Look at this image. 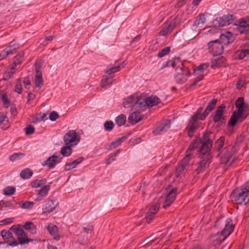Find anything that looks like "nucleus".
Masks as SVG:
<instances>
[{
    "label": "nucleus",
    "instance_id": "obj_1",
    "mask_svg": "<svg viewBox=\"0 0 249 249\" xmlns=\"http://www.w3.org/2000/svg\"><path fill=\"white\" fill-rule=\"evenodd\" d=\"M217 99H213L210 102L204 111L202 113V107H199L192 116L188 125V136L192 137L198 126V121L204 120L210 112L213 110L217 103Z\"/></svg>",
    "mask_w": 249,
    "mask_h": 249
},
{
    "label": "nucleus",
    "instance_id": "obj_2",
    "mask_svg": "<svg viewBox=\"0 0 249 249\" xmlns=\"http://www.w3.org/2000/svg\"><path fill=\"white\" fill-rule=\"evenodd\" d=\"M231 200L239 205H246L249 201V193L241 186L234 189L231 195Z\"/></svg>",
    "mask_w": 249,
    "mask_h": 249
},
{
    "label": "nucleus",
    "instance_id": "obj_3",
    "mask_svg": "<svg viewBox=\"0 0 249 249\" xmlns=\"http://www.w3.org/2000/svg\"><path fill=\"white\" fill-rule=\"evenodd\" d=\"M10 231H12L17 236L18 241V244L23 245L28 243L31 239H29L23 230L22 227L20 225H13L10 228Z\"/></svg>",
    "mask_w": 249,
    "mask_h": 249
},
{
    "label": "nucleus",
    "instance_id": "obj_4",
    "mask_svg": "<svg viewBox=\"0 0 249 249\" xmlns=\"http://www.w3.org/2000/svg\"><path fill=\"white\" fill-rule=\"evenodd\" d=\"M248 105H244L241 108H237V111H234L231 116L229 122V125L234 126L238 120L241 118L244 119L246 117V116L245 115V113L248 111Z\"/></svg>",
    "mask_w": 249,
    "mask_h": 249
},
{
    "label": "nucleus",
    "instance_id": "obj_5",
    "mask_svg": "<svg viewBox=\"0 0 249 249\" xmlns=\"http://www.w3.org/2000/svg\"><path fill=\"white\" fill-rule=\"evenodd\" d=\"M213 141L209 138V134H205L203 136L201 145L198 149V151L203 155H207V156L210 155V152L212 146Z\"/></svg>",
    "mask_w": 249,
    "mask_h": 249
},
{
    "label": "nucleus",
    "instance_id": "obj_6",
    "mask_svg": "<svg viewBox=\"0 0 249 249\" xmlns=\"http://www.w3.org/2000/svg\"><path fill=\"white\" fill-rule=\"evenodd\" d=\"M12 231L10 230L8 231L3 230L1 231L0 235L4 240V242H2V244L6 243L9 246L11 247L17 246L18 245V242L13 236Z\"/></svg>",
    "mask_w": 249,
    "mask_h": 249
},
{
    "label": "nucleus",
    "instance_id": "obj_7",
    "mask_svg": "<svg viewBox=\"0 0 249 249\" xmlns=\"http://www.w3.org/2000/svg\"><path fill=\"white\" fill-rule=\"evenodd\" d=\"M80 141L79 136H78L75 130H70L64 136V141L66 145L74 146L77 144Z\"/></svg>",
    "mask_w": 249,
    "mask_h": 249
},
{
    "label": "nucleus",
    "instance_id": "obj_8",
    "mask_svg": "<svg viewBox=\"0 0 249 249\" xmlns=\"http://www.w3.org/2000/svg\"><path fill=\"white\" fill-rule=\"evenodd\" d=\"M167 194L164 200L163 207L165 209L170 206L175 200L177 194L178 189L176 188L168 187L166 189Z\"/></svg>",
    "mask_w": 249,
    "mask_h": 249
},
{
    "label": "nucleus",
    "instance_id": "obj_9",
    "mask_svg": "<svg viewBox=\"0 0 249 249\" xmlns=\"http://www.w3.org/2000/svg\"><path fill=\"white\" fill-rule=\"evenodd\" d=\"M209 52L214 55L220 54L223 50L222 44L218 40H215L210 42L208 44Z\"/></svg>",
    "mask_w": 249,
    "mask_h": 249
},
{
    "label": "nucleus",
    "instance_id": "obj_10",
    "mask_svg": "<svg viewBox=\"0 0 249 249\" xmlns=\"http://www.w3.org/2000/svg\"><path fill=\"white\" fill-rule=\"evenodd\" d=\"M209 65L207 63H203L197 66L194 70V72L195 74L198 75L197 79L190 86V88H192L194 86L196 85L197 83L203 79L204 77V71L206 70L208 68Z\"/></svg>",
    "mask_w": 249,
    "mask_h": 249
},
{
    "label": "nucleus",
    "instance_id": "obj_11",
    "mask_svg": "<svg viewBox=\"0 0 249 249\" xmlns=\"http://www.w3.org/2000/svg\"><path fill=\"white\" fill-rule=\"evenodd\" d=\"M58 204V202L56 199H52L50 198H48L42 209V213L48 215L55 209Z\"/></svg>",
    "mask_w": 249,
    "mask_h": 249
},
{
    "label": "nucleus",
    "instance_id": "obj_12",
    "mask_svg": "<svg viewBox=\"0 0 249 249\" xmlns=\"http://www.w3.org/2000/svg\"><path fill=\"white\" fill-rule=\"evenodd\" d=\"M234 20L233 16L231 15H224L222 17L217 18L215 20V25L219 27H223L231 24Z\"/></svg>",
    "mask_w": 249,
    "mask_h": 249
},
{
    "label": "nucleus",
    "instance_id": "obj_13",
    "mask_svg": "<svg viewBox=\"0 0 249 249\" xmlns=\"http://www.w3.org/2000/svg\"><path fill=\"white\" fill-rule=\"evenodd\" d=\"M184 65L180 62L176 70L175 79L178 83H183L186 80V75L184 74Z\"/></svg>",
    "mask_w": 249,
    "mask_h": 249
},
{
    "label": "nucleus",
    "instance_id": "obj_14",
    "mask_svg": "<svg viewBox=\"0 0 249 249\" xmlns=\"http://www.w3.org/2000/svg\"><path fill=\"white\" fill-rule=\"evenodd\" d=\"M249 57V40L246 41L242 45V49L236 53V57L242 59L245 57Z\"/></svg>",
    "mask_w": 249,
    "mask_h": 249
},
{
    "label": "nucleus",
    "instance_id": "obj_15",
    "mask_svg": "<svg viewBox=\"0 0 249 249\" xmlns=\"http://www.w3.org/2000/svg\"><path fill=\"white\" fill-rule=\"evenodd\" d=\"M159 208L160 204L159 203L152 204L151 205L145 217L147 223H150L151 221L154 218L155 215L159 211Z\"/></svg>",
    "mask_w": 249,
    "mask_h": 249
},
{
    "label": "nucleus",
    "instance_id": "obj_16",
    "mask_svg": "<svg viewBox=\"0 0 249 249\" xmlns=\"http://www.w3.org/2000/svg\"><path fill=\"white\" fill-rule=\"evenodd\" d=\"M176 26V18L169 22H167L166 25L159 32V35L162 36H166L171 33Z\"/></svg>",
    "mask_w": 249,
    "mask_h": 249
},
{
    "label": "nucleus",
    "instance_id": "obj_17",
    "mask_svg": "<svg viewBox=\"0 0 249 249\" xmlns=\"http://www.w3.org/2000/svg\"><path fill=\"white\" fill-rule=\"evenodd\" d=\"M50 187L51 186L50 185H44L40 189L36 190V192L37 196L35 199V201L36 202L41 201L47 196L48 192L50 189Z\"/></svg>",
    "mask_w": 249,
    "mask_h": 249
},
{
    "label": "nucleus",
    "instance_id": "obj_18",
    "mask_svg": "<svg viewBox=\"0 0 249 249\" xmlns=\"http://www.w3.org/2000/svg\"><path fill=\"white\" fill-rule=\"evenodd\" d=\"M47 229L54 240H59L60 239V235L57 226L53 223H50L48 224Z\"/></svg>",
    "mask_w": 249,
    "mask_h": 249
},
{
    "label": "nucleus",
    "instance_id": "obj_19",
    "mask_svg": "<svg viewBox=\"0 0 249 249\" xmlns=\"http://www.w3.org/2000/svg\"><path fill=\"white\" fill-rule=\"evenodd\" d=\"M234 228V226L232 223L231 219H228L226 221L224 229L221 231V233L227 238L232 233Z\"/></svg>",
    "mask_w": 249,
    "mask_h": 249
},
{
    "label": "nucleus",
    "instance_id": "obj_20",
    "mask_svg": "<svg viewBox=\"0 0 249 249\" xmlns=\"http://www.w3.org/2000/svg\"><path fill=\"white\" fill-rule=\"evenodd\" d=\"M138 98V96L131 95L127 98L123 102V106L125 108L135 107Z\"/></svg>",
    "mask_w": 249,
    "mask_h": 249
},
{
    "label": "nucleus",
    "instance_id": "obj_21",
    "mask_svg": "<svg viewBox=\"0 0 249 249\" xmlns=\"http://www.w3.org/2000/svg\"><path fill=\"white\" fill-rule=\"evenodd\" d=\"M57 159V156L53 155L49 157L46 160L44 161L42 163V165L43 166H47L50 169L53 168L56 164Z\"/></svg>",
    "mask_w": 249,
    "mask_h": 249
},
{
    "label": "nucleus",
    "instance_id": "obj_22",
    "mask_svg": "<svg viewBox=\"0 0 249 249\" xmlns=\"http://www.w3.org/2000/svg\"><path fill=\"white\" fill-rule=\"evenodd\" d=\"M225 106L222 104L218 107L215 111V114L213 117V121L215 123L221 122L223 119V114Z\"/></svg>",
    "mask_w": 249,
    "mask_h": 249
},
{
    "label": "nucleus",
    "instance_id": "obj_23",
    "mask_svg": "<svg viewBox=\"0 0 249 249\" xmlns=\"http://www.w3.org/2000/svg\"><path fill=\"white\" fill-rule=\"evenodd\" d=\"M220 39L221 41V44L223 43L225 45L229 44L233 41V36L231 32H227L225 34L221 35Z\"/></svg>",
    "mask_w": 249,
    "mask_h": 249
},
{
    "label": "nucleus",
    "instance_id": "obj_24",
    "mask_svg": "<svg viewBox=\"0 0 249 249\" xmlns=\"http://www.w3.org/2000/svg\"><path fill=\"white\" fill-rule=\"evenodd\" d=\"M143 117L139 111H135L129 116L128 120L131 124H134L142 120Z\"/></svg>",
    "mask_w": 249,
    "mask_h": 249
},
{
    "label": "nucleus",
    "instance_id": "obj_25",
    "mask_svg": "<svg viewBox=\"0 0 249 249\" xmlns=\"http://www.w3.org/2000/svg\"><path fill=\"white\" fill-rule=\"evenodd\" d=\"M113 81V77L109 75H105L103 76L100 83V86L105 89L110 87Z\"/></svg>",
    "mask_w": 249,
    "mask_h": 249
},
{
    "label": "nucleus",
    "instance_id": "obj_26",
    "mask_svg": "<svg viewBox=\"0 0 249 249\" xmlns=\"http://www.w3.org/2000/svg\"><path fill=\"white\" fill-rule=\"evenodd\" d=\"M84 160V158L81 157L74 160L72 162L66 164L65 165V170L68 171L74 168L78 164L81 163Z\"/></svg>",
    "mask_w": 249,
    "mask_h": 249
},
{
    "label": "nucleus",
    "instance_id": "obj_27",
    "mask_svg": "<svg viewBox=\"0 0 249 249\" xmlns=\"http://www.w3.org/2000/svg\"><path fill=\"white\" fill-rule=\"evenodd\" d=\"M170 124L169 120H166L157 127L155 132L156 134H160L161 132L166 131L170 128Z\"/></svg>",
    "mask_w": 249,
    "mask_h": 249
},
{
    "label": "nucleus",
    "instance_id": "obj_28",
    "mask_svg": "<svg viewBox=\"0 0 249 249\" xmlns=\"http://www.w3.org/2000/svg\"><path fill=\"white\" fill-rule=\"evenodd\" d=\"M124 62L122 64L119 63L118 61H116L115 63V65L114 66L111 67L110 68L108 69L106 73L108 75H110L112 73H115L116 72H117L119 71L121 69V68H123L124 67Z\"/></svg>",
    "mask_w": 249,
    "mask_h": 249
},
{
    "label": "nucleus",
    "instance_id": "obj_29",
    "mask_svg": "<svg viewBox=\"0 0 249 249\" xmlns=\"http://www.w3.org/2000/svg\"><path fill=\"white\" fill-rule=\"evenodd\" d=\"M226 238V237L221 232H217L212 236V240L213 241L215 246L219 245Z\"/></svg>",
    "mask_w": 249,
    "mask_h": 249
},
{
    "label": "nucleus",
    "instance_id": "obj_30",
    "mask_svg": "<svg viewBox=\"0 0 249 249\" xmlns=\"http://www.w3.org/2000/svg\"><path fill=\"white\" fill-rule=\"evenodd\" d=\"M10 124L7 116L2 113H0V128L7 129L9 128Z\"/></svg>",
    "mask_w": 249,
    "mask_h": 249
},
{
    "label": "nucleus",
    "instance_id": "obj_31",
    "mask_svg": "<svg viewBox=\"0 0 249 249\" xmlns=\"http://www.w3.org/2000/svg\"><path fill=\"white\" fill-rule=\"evenodd\" d=\"M225 59L223 56H219L212 62V68L215 69L216 68L224 66L225 65Z\"/></svg>",
    "mask_w": 249,
    "mask_h": 249
},
{
    "label": "nucleus",
    "instance_id": "obj_32",
    "mask_svg": "<svg viewBox=\"0 0 249 249\" xmlns=\"http://www.w3.org/2000/svg\"><path fill=\"white\" fill-rule=\"evenodd\" d=\"M238 30L241 33L249 31V21L241 20L239 22Z\"/></svg>",
    "mask_w": 249,
    "mask_h": 249
},
{
    "label": "nucleus",
    "instance_id": "obj_33",
    "mask_svg": "<svg viewBox=\"0 0 249 249\" xmlns=\"http://www.w3.org/2000/svg\"><path fill=\"white\" fill-rule=\"evenodd\" d=\"M180 62H181L180 61L179 58H174L172 60H169L162 64L161 67L160 68V70H162L164 68L170 66L175 67L177 65V63L179 64Z\"/></svg>",
    "mask_w": 249,
    "mask_h": 249
},
{
    "label": "nucleus",
    "instance_id": "obj_34",
    "mask_svg": "<svg viewBox=\"0 0 249 249\" xmlns=\"http://www.w3.org/2000/svg\"><path fill=\"white\" fill-rule=\"evenodd\" d=\"M147 107L145 98L142 99L138 97L135 108H137L141 110H144Z\"/></svg>",
    "mask_w": 249,
    "mask_h": 249
},
{
    "label": "nucleus",
    "instance_id": "obj_35",
    "mask_svg": "<svg viewBox=\"0 0 249 249\" xmlns=\"http://www.w3.org/2000/svg\"><path fill=\"white\" fill-rule=\"evenodd\" d=\"M33 175V172L32 170L29 168H26L22 170L20 173V177L23 179H29L32 177Z\"/></svg>",
    "mask_w": 249,
    "mask_h": 249
},
{
    "label": "nucleus",
    "instance_id": "obj_36",
    "mask_svg": "<svg viewBox=\"0 0 249 249\" xmlns=\"http://www.w3.org/2000/svg\"><path fill=\"white\" fill-rule=\"evenodd\" d=\"M225 138L224 137H221L215 142V145L218 152V156H219L222 152V148L225 143Z\"/></svg>",
    "mask_w": 249,
    "mask_h": 249
},
{
    "label": "nucleus",
    "instance_id": "obj_37",
    "mask_svg": "<svg viewBox=\"0 0 249 249\" xmlns=\"http://www.w3.org/2000/svg\"><path fill=\"white\" fill-rule=\"evenodd\" d=\"M148 107H153L159 103L160 99L157 97H148L145 98Z\"/></svg>",
    "mask_w": 249,
    "mask_h": 249
},
{
    "label": "nucleus",
    "instance_id": "obj_38",
    "mask_svg": "<svg viewBox=\"0 0 249 249\" xmlns=\"http://www.w3.org/2000/svg\"><path fill=\"white\" fill-rule=\"evenodd\" d=\"M43 83L42 73L39 71H37L35 75L36 86L41 88Z\"/></svg>",
    "mask_w": 249,
    "mask_h": 249
},
{
    "label": "nucleus",
    "instance_id": "obj_39",
    "mask_svg": "<svg viewBox=\"0 0 249 249\" xmlns=\"http://www.w3.org/2000/svg\"><path fill=\"white\" fill-rule=\"evenodd\" d=\"M24 227L25 230L29 231L31 233H36V228L35 225L32 222H27L25 223Z\"/></svg>",
    "mask_w": 249,
    "mask_h": 249
},
{
    "label": "nucleus",
    "instance_id": "obj_40",
    "mask_svg": "<svg viewBox=\"0 0 249 249\" xmlns=\"http://www.w3.org/2000/svg\"><path fill=\"white\" fill-rule=\"evenodd\" d=\"M71 146V145H66V146L62 147L60 150V153L64 157L70 156L71 154L72 151Z\"/></svg>",
    "mask_w": 249,
    "mask_h": 249
},
{
    "label": "nucleus",
    "instance_id": "obj_41",
    "mask_svg": "<svg viewBox=\"0 0 249 249\" xmlns=\"http://www.w3.org/2000/svg\"><path fill=\"white\" fill-rule=\"evenodd\" d=\"M46 182L47 180L45 178L42 179H36L32 181L30 185L33 188H37L44 185Z\"/></svg>",
    "mask_w": 249,
    "mask_h": 249
},
{
    "label": "nucleus",
    "instance_id": "obj_42",
    "mask_svg": "<svg viewBox=\"0 0 249 249\" xmlns=\"http://www.w3.org/2000/svg\"><path fill=\"white\" fill-rule=\"evenodd\" d=\"M115 121L119 126H122L126 123V116L124 114H120L115 118Z\"/></svg>",
    "mask_w": 249,
    "mask_h": 249
},
{
    "label": "nucleus",
    "instance_id": "obj_43",
    "mask_svg": "<svg viewBox=\"0 0 249 249\" xmlns=\"http://www.w3.org/2000/svg\"><path fill=\"white\" fill-rule=\"evenodd\" d=\"M19 205L22 209H27L32 208L34 205V203L32 201H22L19 203Z\"/></svg>",
    "mask_w": 249,
    "mask_h": 249
},
{
    "label": "nucleus",
    "instance_id": "obj_44",
    "mask_svg": "<svg viewBox=\"0 0 249 249\" xmlns=\"http://www.w3.org/2000/svg\"><path fill=\"white\" fill-rule=\"evenodd\" d=\"M206 21L205 15L203 14H200L199 18L194 23V26H197L199 25H203Z\"/></svg>",
    "mask_w": 249,
    "mask_h": 249
},
{
    "label": "nucleus",
    "instance_id": "obj_45",
    "mask_svg": "<svg viewBox=\"0 0 249 249\" xmlns=\"http://www.w3.org/2000/svg\"><path fill=\"white\" fill-rule=\"evenodd\" d=\"M24 55V53L22 52L20 54L16 56L14 59L13 65H15V66H17V65L20 64L22 61Z\"/></svg>",
    "mask_w": 249,
    "mask_h": 249
},
{
    "label": "nucleus",
    "instance_id": "obj_46",
    "mask_svg": "<svg viewBox=\"0 0 249 249\" xmlns=\"http://www.w3.org/2000/svg\"><path fill=\"white\" fill-rule=\"evenodd\" d=\"M16 191V189L14 187L8 186L5 188L3 190V194L7 196L12 195Z\"/></svg>",
    "mask_w": 249,
    "mask_h": 249
},
{
    "label": "nucleus",
    "instance_id": "obj_47",
    "mask_svg": "<svg viewBox=\"0 0 249 249\" xmlns=\"http://www.w3.org/2000/svg\"><path fill=\"white\" fill-rule=\"evenodd\" d=\"M25 155V154L23 153H15L13 155H11L9 157V160L11 161H15L17 160L20 159Z\"/></svg>",
    "mask_w": 249,
    "mask_h": 249
},
{
    "label": "nucleus",
    "instance_id": "obj_48",
    "mask_svg": "<svg viewBox=\"0 0 249 249\" xmlns=\"http://www.w3.org/2000/svg\"><path fill=\"white\" fill-rule=\"evenodd\" d=\"M15 91L19 94H21L22 92L21 80L20 78H18L17 80V83L15 86Z\"/></svg>",
    "mask_w": 249,
    "mask_h": 249
},
{
    "label": "nucleus",
    "instance_id": "obj_49",
    "mask_svg": "<svg viewBox=\"0 0 249 249\" xmlns=\"http://www.w3.org/2000/svg\"><path fill=\"white\" fill-rule=\"evenodd\" d=\"M170 51V48L168 47H166L162 49L160 52H159L157 55L160 58L162 57L165 55H167V54H168Z\"/></svg>",
    "mask_w": 249,
    "mask_h": 249
},
{
    "label": "nucleus",
    "instance_id": "obj_50",
    "mask_svg": "<svg viewBox=\"0 0 249 249\" xmlns=\"http://www.w3.org/2000/svg\"><path fill=\"white\" fill-rule=\"evenodd\" d=\"M114 125V124L112 121H107L104 124V128L106 130L110 131L113 129Z\"/></svg>",
    "mask_w": 249,
    "mask_h": 249
},
{
    "label": "nucleus",
    "instance_id": "obj_51",
    "mask_svg": "<svg viewBox=\"0 0 249 249\" xmlns=\"http://www.w3.org/2000/svg\"><path fill=\"white\" fill-rule=\"evenodd\" d=\"M200 140L198 138H196L194 141L191 142L189 146V150H193L196 148L198 145L200 144Z\"/></svg>",
    "mask_w": 249,
    "mask_h": 249
},
{
    "label": "nucleus",
    "instance_id": "obj_52",
    "mask_svg": "<svg viewBox=\"0 0 249 249\" xmlns=\"http://www.w3.org/2000/svg\"><path fill=\"white\" fill-rule=\"evenodd\" d=\"M1 100L4 107L6 108L8 107L10 105V101L6 93H4L2 95Z\"/></svg>",
    "mask_w": 249,
    "mask_h": 249
},
{
    "label": "nucleus",
    "instance_id": "obj_53",
    "mask_svg": "<svg viewBox=\"0 0 249 249\" xmlns=\"http://www.w3.org/2000/svg\"><path fill=\"white\" fill-rule=\"evenodd\" d=\"M247 105L244 102V99L243 97H239L236 101L235 107L237 108H241L242 106Z\"/></svg>",
    "mask_w": 249,
    "mask_h": 249
},
{
    "label": "nucleus",
    "instance_id": "obj_54",
    "mask_svg": "<svg viewBox=\"0 0 249 249\" xmlns=\"http://www.w3.org/2000/svg\"><path fill=\"white\" fill-rule=\"evenodd\" d=\"M186 167V164H183L181 165L178 166L176 170V176L177 177H179L180 176V174L182 173V172L184 171Z\"/></svg>",
    "mask_w": 249,
    "mask_h": 249
},
{
    "label": "nucleus",
    "instance_id": "obj_55",
    "mask_svg": "<svg viewBox=\"0 0 249 249\" xmlns=\"http://www.w3.org/2000/svg\"><path fill=\"white\" fill-rule=\"evenodd\" d=\"M24 129L25 134L28 135L33 134L35 131L34 127L32 125H28Z\"/></svg>",
    "mask_w": 249,
    "mask_h": 249
},
{
    "label": "nucleus",
    "instance_id": "obj_56",
    "mask_svg": "<svg viewBox=\"0 0 249 249\" xmlns=\"http://www.w3.org/2000/svg\"><path fill=\"white\" fill-rule=\"evenodd\" d=\"M58 117V114L54 111L52 112L49 115V118L52 121H56Z\"/></svg>",
    "mask_w": 249,
    "mask_h": 249
},
{
    "label": "nucleus",
    "instance_id": "obj_57",
    "mask_svg": "<svg viewBox=\"0 0 249 249\" xmlns=\"http://www.w3.org/2000/svg\"><path fill=\"white\" fill-rule=\"evenodd\" d=\"M14 218H7L0 221V225L9 224L13 222Z\"/></svg>",
    "mask_w": 249,
    "mask_h": 249
},
{
    "label": "nucleus",
    "instance_id": "obj_58",
    "mask_svg": "<svg viewBox=\"0 0 249 249\" xmlns=\"http://www.w3.org/2000/svg\"><path fill=\"white\" fill-rule=\"evenodd\" d=\"M122 142H122L121 139L119 138L117 139L115 141L112 142L111 143V146L112 148H115L117 147V146H118L119 145H121Z\"/></svg>",
    "mask_w": 249,
    "mask_h": 249
},
{
    "label": "nucleus",
    "instance_id": "obj_59",
    "mask_svg": "<svg viewBox=\"0 0 249 249\" xmlns=\"http://www.w3.org/2000/svg\"><path fill=\"white\" fill-rule=\"evenodd\" d=\"M16 67L15 65L12 66L9 69L7 70V74L9 77L12 76L15 72Z\"/></svg>",
    "mask_w": 249,
    "mask_h": 249
},
{
    "label": "nucleus",
    "instance_id": "obj_60",
    "mask_svg": "<svg viewBox=\"0 0 249 249\" xmlns=\"http://www.w3.org/2000/svg\"><path fill=\"white\" fill-rule=\"evenodd\" d=\"M118 152H116L115 153H114L113 155H111L110 157L107 159L106 161V164H109L111 162L115 160V158L117 156Z\"/></svg>",
    "mask_w": 249,
    "mask_h": 249
},
{
    "label": "nucleus",
    "instance_id": "obj_61",
    "mask_svg": "<svg viewBox=\"0 0 249 249\" xmlns=\"http://www.w3.org/2000/svg\"><path fill=\"white\" fill-rule=\"evenodd\" d=\"M23 84L25 89H29L30 88L31 82L29 77H26L24 78Z\"/></svg>",
    "mask_w": 249,
    "mask_h": 249
},
{
    "label": "nucleus",
    "instance_id": "obj_62",
    "mask_svg": "<svg viewBox=\"0 0 249 249\" xmlns=\"http://www.w3.org/2000/svg\"><path fill=\"white\" fill-rule=\"evenodd\" d=\"M7 50L5 49L0 53V59H5L9 54Z\"/></svg>",
    "mask_w": 249,
    "mask_h": 249
},
{
    "label": "nucleus",
    "instance_id": "obj_63",
    "mask_svg": "<svg viewBox=\"0 0 249 249\" xmlns=\"http://www.w3.org/2000/svg\"><path fill=\"white\" fill-rule=\"evenodd\" d=\"M229 148H228L227 152L225 153V157L227 159L226 161L228 162L230 160V159L231 157L232 153L231 151H229Z\"/></svg>",
    "mask_w": 249,
    "mask_h": 249
},
{
    "label": "nucleus",
    "instance_id": "obj_64",
    "mask_svg": "<svg viewBox=\"0 0 249 249\" xmlns=\"http://www.w3.org/2000/svg\"><path fill=\"white\" fill-rule=\"evenodd\" d=\"M83 229L86 233H90L93 230V226L91 225L89 226V227H84Z\"/></svg>",
    "mask_w": 249,
    "mask_h": 249
}]
</instances>
